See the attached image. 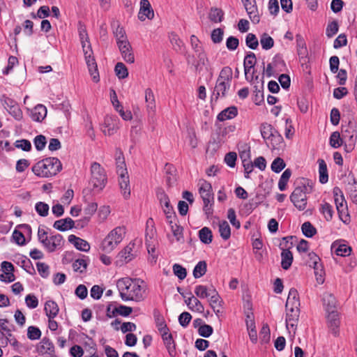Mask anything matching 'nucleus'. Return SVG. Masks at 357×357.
<instances>
[{
    "label": "nucleus",
    "mask_w": 357,
    "mask_h": 357,
    "mask_svg": "<svg viewBox=\"0 0 357 357\" xmlns=\"http://www.w3.org/2000/svg\"><path fill=\"white\" fill-rule=\"evenodd\" d=\"M116 286L124 301L141 302L145 298L146 285L139 278H123L117 281Z\"/></svg>",
    "instance_id": "obj_1"
},
{
    "label": "nucleus",
    "mask_w": 357,
    "mask_h": 357,
    "mask_svg": "<svg viewBox=\"0 0 357 357\" xmlns=\"http://www.w3.org/2000/svg\"><path fill=\"white\" fill-rule=\"evenodd\" d=\"M91 174L89 183L93 186V190L98 192L102 191L107 182L104 168L99 163L94 162L91 166Z\"/></svg>",
    "instance_id": "obj_2"
},
{
    "label": "nucleus",
    "mask_w": 357,
    "mask_h": 357,
    "mask_svg": "<svg viewBox=\"0 0 357 357\" xmlns=\"http://www.w3.org/2000/svg\"><path fill=\"white\" fill-rule=\"evenodd\" d=\"M312 187L309 183H303L296 187L290 196V199L299 211H303L307 206V193L312 192Z\"/></svg>",
    "instance_id": "obj_3"
},
{
    "label": "nucleus",
    "mask_w": 357,
    "mask_h": 357,
    "mask_svg": "<svg viewBox=\"0 0 357 357\" xmlns=\"http://www.w3.org/2000/svg\"><path fill=\"white\" fill-rule=\"evenodd\" d=\"M342 137L346 148L351 151L354 148L357 138L355 125L351 121H349L347 126H342Z\"/></svg>",
    "instance_id": "obj_4"
},
{
    "label": "nucleus",
    "mask_w": 357,
    "mask_h": 357,
    "mask_svg": "<svg viewBox=\"0 0 357 357\" xmlns=\"http://www.w3.org/2000/svg\"><path fill=\"white\" fill-rule=\"evenodd\" d=\"M84 55L86 63L88 67L89 72L92 77L94 82H98L100 80L99 73L98 70V66L93 56L92 47H87V49L82 50Z\"/></svg>",
    "instance_id": "obj_5"
},
{
    "label": "nucleus",
    "mask_w": 357,
    "mask_h": 357,
    "mask_svg": "<svg viewBox=\"0 0 357 357\" xmlns=\"http://www.w3.org/2000/svg\"><path fill=\"white\" fill-rule=\"evenodd\" d=\"M119 119L116 116H106L101 130L105 135H112L119 130Z\"/></svg>",
    "instance_id": "obj_6"
},
{
    "label": "nucleus",
    "mask_w": 357,
    "mask_h": 357,
    "mask_svg": "<svg viewBox=\"0 0 357 357\" xmlns=\"http://www.w3.org/2000/svg\"><path fill=\"white\" fill-rule=\"evenodd\" d=\"M62 169V164L57 158H46V177L56 176Z\"/></svg>",
    "instance_id": "obj_7"
},
{
    "label": "nucleus",
    "mask_w": 357,
    "mask_h": 357,
    "mask_svg": "<svg viewBox=\"0 0 357 357\" xmlns=\"http://www.w3.org/2000/svg\"><path fill=\"white\" fill-rule=\"evenodd\" d=\"M242 3L252 22L258 24L260 21V17L256 0H248Z\"/></svg>",
    "instance_id": "obj_8"
},
{
    "label": "nucleus",
    "mask_w": 357,
    "mask_h": 357,
    "mask_svg": "<svg viewBox=\"0 0 357 357\" xmlns=\"http://www.w3.org/2000/svg\"><path fill=\"white\" fill-rule=\"evenodd\" d=\"M134 243H129L117 255L116 264L122 266L130 261L135 257L132 253Z\"/></svg>",
    "instance_id": "obj_9"
},
{
    "label": "nucleus",
    "mask_w": 357,
    "mask_h": 357,
    "mask_svg": "<svg viewBox=\"0 0 357 357\" xmlns=\"http://www.w3.org/2000/svg\"><path fill=\"white\" fill-rule=\"evenodd\" d=\"M64 244V240L61 235L56 234L50 237L46 236V250L52 252L61 250Z\"/></svg>",
    "instance_id": "obj_10"
},
{
    "label": "nucleus",
    "mask_w": 357,
    "mask_h": 357,
    "mask_svg": "<svg viewBox=\"0 0 357 357\" xmlns=\"http://www.w3.org/2000/svg\"><path fill=\"white\" fill-rule=\"evenodd\" d=\"M153 17L154 11L149 0H141L138 18L141 21H144L146 18L151 20L153 18Z\"/></svg>",
    "instance_id": "obj_11"
},
{
    "label": "nucleus",
    "mask_w": 357,
    "mask_h": 357,
    "mask_svg": "<svg viewBox=\"0 0 357 357\" xmlns=\"http://www.w3.org/2000/svg\"><path fill=\"white\" fill-rule=\"evenodd\" d=\"M299 314V308H286V325L287 328L290 326L294 331L296 330Z\"/></svg>",
    "instance_id": "obj_12"
},
{
    "label": "nucleus",
    "mask_w": 357,
    "mask_h": 357,
    "mask_svg": "<svg viewBox=\"0 0 357 357\" xmlns=\"http://www.w3.org/2000/svg\"><path fill=\"white\" fill-rule=\"evenodd\" d=\"M230 86L231 82L217 80L213 91L212 98H215L217 100L220 97H225L230 89Z\"/></svg>",
    "instance_id": "obj_13"
},
{
    "label": "nucleus",
    "mask_w": 357,
    "mask_h": 357,
    "mask_svg": "<svg viewBox=\"0 0 357 357\" xmlns=\"http://www.w3.org/2000/svg\"><path fill=\"white\" fill-rule=\"evenodd\" d=\"M327 324L332 333L337 336L339 334L340 319L337 311L327 312Z\"/></svg>",
    "instance_id": "obj_14"
},
{
    "label": "nucleus",
    "mask_w": 357,
    "mask_h": 357,
    "mask_svg": "<svg viewBox=\"0 0 357 357\" xmlns=\"http://www.w3.org/2000/svg\"><path fill=\"white\" fill-rule=\"evenodd\" d=\"M1 270L3 273L0 274V280L6 282H11L15 280V275L13 273L14 270L13 265L8 261L1 263Z\"/></svg>",
    "instance_id": "obj_15"
},
{
    "label": "nucleus",
    "mask_w": 357,
    "mask_h": 357,
    "mask_svg": "<svg viewBox=\"0 0 357 357\" xmlns=\"http://www.w3.org/2000/svg\"><path fill=\"white\" fill-rule=\"evenodd\" d=\"M119 49L123 60L126 62L129 63H133L135 62V56L132 52V48L129 42H121L119 44Z\"/></svg>",
    "instance_id": "obj_16"
},
{
    "label": "nucleus",
    "mask_w": 357,
    "mask_h": 357,
    "mask_svg": "<svg viewBox=\"0 0 357 357\" xmlns=\"http://www.w3.org/2000/svg\"><path fill=\"white\" fill-rule=\"evenodd\" d=\"M77 31L82 50L87 49L88 47L89 48L91 47L86 27L85 24L80 21L77 24Z\"/></svg>",
    "instance_id": "obj_17"
},
{
    "label": "nucleus",
    "mask_w": 357,
    "mask_h": 357,
    "mask_svg": "<svg viewBox=\"0 0 357 357\" xmlns=\"http://www.w3.org/2000/svg\"><path fill=\"white\" fill-rule=\"evenodd\" d=\"M266 143L272 149L280 150L284 146L283 137L277 130L270 136Z\"/></svg>",
    "instance_id": "obj_18"
},
{
    "label": "nucleus",
    "mask_w": 357,
    "mask_h": 357,
    "mask_svg": "<svg viewBox=\"0 0 357 357\" xmlns=\"http://www.w3.org/2000/svg\"><path fill=\"white\" fill-rule=\"evenodd\" d=\"M199 185V192L203 201H206V202H208V200L213 201L211 184L206 181H202Z\"/></svg>",
    "instance_id": "obj_19"
},
{
    "label": "nucleus",
    "mask_w": 357,
    "mask_h": 357,
    "mask_svg": "<svg viewBox=\"0 0 357 357\" xmlns=\"http://www.w3.org/2000/svg\"><path fill=\"white\" fill-rule=\"evenodd\" d=\"M300 299L298 291L295 288H291L289 290L288 297L287 299L285 307L286 308H299Z\"/></svg>",
    "instance_id": "obj_20"
},
{
    "label": "nucleus",
    "mask_w": 357,
    "mask_h": 357,
    "mask_svg": "<svg viewBox=\"0 0 357 357\" xmlns=\"http://www.w3.org/2000/svg\"><path fill=\"white\" fill-rule=\"evenodd\" d=\"M238 115V108L236 106H230L221 111L217 116L220 121L233 119Z\"/></svg>",
    "instance_id": "obj_21"
},
{
    "label": "nucleus",
    "mask_w": 357,
    "mask_h": 357,
    "mask_svg": "<svg viewBox=\"0 0 357 357\" xmlns=\"http://www.w3.org/2000/svg\"><path fill=\"white\" fill-rule=\"evenodd\" d=\"M296 50L297 54L299 58L304 59L306 58L308 52L305 43V40L302 35L298 33L296 35Z\"/></svg>",
    "instance_id": "obj_22"
},
{
    "label": "nucleus",
    "mask_w": 357,
    "mask_h": 357,
    "mask_svg": "<svg viewBox=\"0 0 357 357\" xmlns=\"http://www.w3.org/2000/svg\"><path fill=\"white\" fill-rule=\"evenodd\" d=\"M257 62V58L255 54L252 52H249L244 58V71L245 75L247 80L249 79L248 74L250 73V70L254 68L255 65Z\"/></svg>",
    "instance_id": "obj_23"
},
{
    "label": "nucleus",
    "mask_w": 357,
    "mask_h": 357,
    "mask_svg": "<svg viewBox=\"0 0 357 357\" xmlns=\"http://www.w3.org/2000/svg\"><path fill=\"white\" fill-rule=\"evenodd\" d=\"M75 222L70 218L60 219L54 223V227L59 231H65L75 227Z\"/></svg>",
    "instance_id": "obj_24"
},
{
    "label": "nucleus",
    "mask_w": 357,
    "mask_h": 357,
    "mask_svg": "<svg viewBox=\"0 0 357 357\" xmlns=\"http://www.w3.org/2000/svg\"><path fill=\"white\" fill-rule=\"evenodd\" d=\"M116 165V172L119 175L120 174H128L126 165L125 163V159L123 153L119 149H116L115 155Z\"/></svg>",
    "instance_id": "obj_25"
},
{
    "label": "nucleus",
    "mask_w": 357,
    "mask_h": 357,
    "mask_svg": "<svg viewBox=\"0 0 357 357\" xmlns=\"http://www.w3.org/2000/svg\"><path fill=\"white\" fill-rule=\"evenodd\" d=\"M119 186L125 199H128L130 195V181L128 174H120Z\"/></svg>",
    "instance_id": "obj_26"
},
{
    "label": "nucleus",
    "mask_w": 357,
    "mask_h": 357,
    "mask_svg": "<svg viewBox=\"0 0 357 357\" xmlns=\"http://www.w3.org/2000/svg\"><path fill=\"white\" fill-rule=\"evenodd\" d=\"M323 304L325 307L326 311L327 312H331V311H337L336 310V303L337 301L335 297L330 294V293H325L323 295L322 298Z\"/></svg>",
    "instance_id": "obj_27"
},
{
    "label": "nucleus",
    "mask_w": 357,
    "mask_h": 357,
    "mask_svg": "<svg viewBox=\"0 0 357 357\" xmlns=\"http://www.w3.org/2000/svg\"><path fill=\"white\" fill-rule=\"evenodd\" d=\"M125 234V227H116L107 234V236L112 238L113 241L119 244L123 239Z\"/></svg>",
    "instance_id": "obj_28"
},
{
    "label": "nucleus",
    "mask_w": 357,
    "mask_h": 357,
    "mask_svg": "<svg viewBox=\"0 0 357 357\" xmlns=\"http://www.w3.org/2000/svg\"><path fill=\"white\" fill-rule=\"evenodd\" d=\"M281 266L284 270H288L293 262V255L289 249H282L281 253Z\"/></svg>",
    "instance_id": "obj_29"
},
{
    "label": "nucleus",
    "mask_w": 357,
    "mask_h": 357,
    "mask_svg": "<svg viewBox=\"0 0 357 357\" xmlns=\"http://www.w3.org/2000/svg\"><path fill=\"white\" fill-rule=\"evenodd\" d=\"M145 102L149 113H154L155 109V101L153 92L150 88L145 90Z\"/></svg>",
    "instance_id": "obj_30"
},
{
    "label": "nucleus",
    "mask_w": 357,
    "mask_h": 357,
    "mask_svg": "<svg viewBox=\"0 0 357 357\" xmlns=\"http://www.w3.org/2000/svg\"><path fill=\"white\" fill-rule=\"evenodd\" d=\"M162 338L169 356L175 357L176 355V344L173 340L172 335L169 333L167 336L162 337Z\"/></svg>",
    "instance_id": "obj_31"
},
{
    "label": "nucleus",
    "mask_w": 357,
    "mask_h": 357,
    "mask_svg": "<svg viewBox=\"0 0 357 357\" xmlns=\"http://www.w3.org/2000/svg\"><path fill=\"white\" fill-rule=\"evenodd\" d=\"M272 65L278 73L284 72L287 70V66L282 56L280 54H275L272 59Z\"/></svg>",
    "instance_id": "obj_32"
},
{
    "label": "nucleus",
    "mask_w": 357,
    "mask_h": 357,
    "mask_svg": "<svg viewBox=\"0 0 357 357\" xmlns=\"http://www.w3.org/2000/svg\"><path fill=\"white\" fill-rule=\"evenodd\" d=\"M218 231L221 238L227 241L231 236V228L229 225L226 220H222L218 224Z\"/></svg>",
    "instance_id": "obj_33"
},
{
    "label": "nucleus",
    "mask_w": 357,
    "mask_h": 357,
    "mask_svg": "<svg viewBox=\"0 0 357 357\" xmlns=\"http://www.w3.org/2000/svg\"><path fill=\"white\" fill-rule=\"evenodd\" d=\"M31 119L35 121H42L45 119V106L38 104L31 111Z\"/></svg>",
    "instance_id": "obj_34"
},
{
    "label": "nucleus",
    "mask_w": 357,
    "mask_h": 357,
    "mask_svg": "<svg viewBox=\"0 0 357 357\" xmlns=\"http://www.w3.org/2000/svg\"><path fill=\"white\" fill-rule=\"evenodd\" d=\"M260 132L262 138L265 142L270 138V136L275 131V128L270 123L266 122L262 123L259 127Z\"/></svg>",
    "instance_id": "obj_35"
},
{
    "label": "nucleus",
    "mask_w": 357,
    "mask_h": 357,
    "mask_svg": "<svg viewBox=\"0 0 357 357\" xmlns=\"http://www.w3.org/2000/svg\"><path fill=\"white\" fill-rule=\"evenodd\" d=\"M155 234L156 230L154 227V222L153 220L150 218L146 221V243L151 242V241L155 237Z\"/></svg>",
    "instance_id": "obj_36"
},
{
    "label": "nucleus",
    "mask_w": 357,
    "mask_h": 357,
    "mask_svg": "<svg viewBox=\"0 0 357 357\" xmlns=\"http://www.w3.org/2000/svg\"><path fill=\"white\" fill-rule=\"evenodd\" d=\"M319 162V182L322 184L328 182V175L327 170V165L323 159L318 160Z\"/></svg>",
    "instance_id": "obj_37"
},
{
    "label": "nucleus",
    "mask_w": 357,
    "mask_h": 357,
    "mask_svg": "<svg viewBox=\"0 0 357 357\" xmlns=\"http://www.w3.org/2000/svg\"><path fill=\"white\" fill-rule=\"evenodd\" d=\"M208 18L212 22H221L224 19V12L220 8H211L208 14Z\"/></svg>",
    "instance_id": "obj_38"
},
{
    "label": "nucleus",
    "mask_w": 357,
    "mask_h": 357,
    "mask_svg": "<svg viewBox=\"0 0 357 357\" xmlns=\"http://www.w3.org/2000/svg\"><path fill=\"white\" fill-rule=\"evenodd\" d=\"M199 238L200 241L204 244H209L212 242L213 234L211 230L204 227L199 231Z\"/></svg>",
    "instance_id": "obj_39"
},
{
    "label": "nucleus",
    "mask_w": 357,
    "mask_h": 357,
    "mask_svg": "<svg viewBox=\"0 0 357 357\" xmlns=\"http://www.w3.org/2000/svg\"><path fill=\"white\" fill-rule=\"evenodd\" d=\"M211 289V287H208L205 285H202V284L197 285L195 287V294L199 298H202V299L206 298L209 297V296L211 294H212V291Z\"/></svg>",
    "instance_id": "obj_40"
},
{
    "label": "nucleus",
    "mask_w": 357,
    "mask_h": 357,
    "mask_svg": "<svg viewBox=\"0 0 357 357\" xmlns=\"http://www.w3.org/2000/svg\"><path fill=\"white\" fill-rule=\"evenodd\" d=\"M117 245V243L113 241L112 238H109L107 236L101 243L100 249L105 252H110Z\"/></svg>",
    "instance_id": "obj_41"
},
{
    "label": "nucleus",
    "mask_w": 357,
    "mask_h": 357,
    "mask_svg": "<svg viewBox=\"0 0 357 357\" xmlns=\"http://www.w3.org/2000/svg\"><path fill=\"white\" fill-rule=\"evenodd\" d=\"M260 44L263 50H268L274 46V40L268 33H264L260 36Z\"/></svg>",
    "instance_id": "obj_42"
},
{
    "label": "nucleus",
    "mask_w": 357,
    "mask_h": 357,
    "mask_svg": "<svg viewBox=\"0 0 357 357\" xmlns=\"http://www.w3.org/2000/svg\"><path fill=\"white\" fill-rule=\"evenodd\" d=\"M206 271V262L205 261H200L195 266L192 274L195 278H199L205 275Z\"/></svg>",
    "instance_id": "obj_43"
},
{
    "label": "nucleus",
    "mask_w": 357,
    "mask_h": 357,
    "mask_svg": "<svg viewBox=\"0 0 357 357\" xmlns=\"http://www.w3.org/2000/svg\"><path fill=\"white\" fill-rule=\"evenodd\" d=\"M58 305L52 301H46V316L49 318L55 317L59 312Z\"/></svg>",
    "instance_id": "obj_44"
},
{
    "label": "nucleus",
    "mask_w": 357,
    "mask_h": 357,
    "mask_svg": "<svg viewBox=\"0 0 357 357\" xmlns=\"http://www.w3.org/2000/svg\"><path fill=\"white\" fill-rule=\"evenodd\" d=\"M320 212L323 214L326 221H331L333 218V210L332 206L327 203L324 202L321 204Z\"/></svg>",
    "instance_id": "obj_45"
},
{
    "label": "nucleus",
    "mask_w": 357,
    "mask_h": 357,
    "mask_svg": "<svg viewBox=\"0 0 357 357\" xmlns=\"http://www.w3.org/2000/svg\"><path fill=\"white\" fill-rule=\"evenodd\" d=\"M211 290L212 291V294H211L209 296V297H210L209 301H208L209 305L211 307V308L213 310H215V308H216L218 305H220L222 299H221L220 295L218 294V291H216V289L213 286H211Z\"/></svg>",
    "instance_id": "obj_46"
},
{
    "label": "nucleus",
    "mask_w": 357,
    "mask_h": 357,
    "mask_svg": "<svg viewBox=\"0 0 357 357\" xmlns=\"http://www.w3.org/2000/svg\"><path fill=\"white\" fill-rule=\"evenodd\" d=\"M132 308L131 307L121 305L119 307L114 308L112 314H108V317L111 318L114 317L116 313H118L123 317H128L132 313Z\"/></svg>",
    "instance_id": "obj_47"
},
{
    "label": "nucleus",
    "mask_w": 357,
    "mask_h": 357,
    "mask_svg": "<svg viewBox=\"0 0 357 357\" xmlns=\"http://www.w3.org/2000/svg\"><path fill=\"white\" fill-rule=\"evenodd\" d=\"M98 208V204L96 202L89 203L84 209L85 216L84 217V223L89 222L91 217L96 213Z\"/></svg>",
    "instance_id": "obj_48"
},
{
    "label": "nucleus",
    "mask_w": 357,
    "mask_h": 357,
    "mask_svg": "<svg viewBox=\"0 0 357 357\" xmlns=\"http://www.w3.org/2000/svg\"><path fill=\"white\" fill-rule=\"evenodd\" d=\"M301 230L306 237L311 238L317 233L316 228L310 222H305L301 226Z\"/></svg>",
    "instance_id": "obj_49"
},
{
    "label": "nucleus",
    "mask_w": 357,
    "mask_h": 357,
    "mask_svg": "<svg viewBox=\"0 0 357 357\" xmlns=\"http://www.w3.org/2000/svg\"><path fill=\"white\" fill-rule=\"evenodd\" d=\"M232 79V70L230 67H224L217 79V80L231 82Z\"/></svg>",
    "instance_id": "obj_50"
},
{
    "label": "nucleus",
    "mask_w": 357,
    "mask_h": 357,
    "mask_svg": "<svg viewBox=\"0 0 357 357\" xmlns=\"http://www.w3.org/2000/svg\"><path fill=\"white\" fill-rule=\"evenodd\" d=\"M87 265L88 262L86 259H77L73 262V268L74 271L82 273L86 271Z\"/></svg>",
    "instance_id": "obj_51"
},
{
    "label": "nucleus",
    "mask_w": 357,
    "mask_h": 357,
    "mask_svg": "<svg viewBox=\"0 0 357 357\" xmlns=\"http://www.w3.org/2000/svg\"><path fill=\"white\" fill-rule=\"evenodd\" d=\"M344 144L343 139L338 132H333L330 137V145L335 149L339 148Z\"/></svg>",
    "instance_id": "obj_52"
},
{
    "label": "nucleus",
    "mask_w": 357,
    "mask_h": 357,
    "mask_svg": "<svg viewBox=\"0 0 357 357\" xmlns=\"http://www.w3.org/2000/svg\"><path fill=\"white\" fill-rule=\"evenodd\" d=\"M156 197L159 200L161 206L168 207L170 204L169 197L162 188H158L156 190Z\"/></svg>",
    "instance_id": "obj_53"
},
{
    "label": "nucleus",
    "mask_w": 357,
    "mask_h": 357,
    "mask_svg": "<svg viewBox=\"0 0 357 357\" xmlns=\"http://www.w3.org/2000/svg\"><path fill=\"white\" fill-rule=\"evenodd\" d=\"M114 70L119 79H125L128 76V71L126 66L121 62L116 64Z\"/></svg>",
    "instance_id": "obj_54"
},
{
    "label": "nucleus",
    "mask_w": 357,
    "mask_h": 357,
    "mask_svg": "<svg viewBox=\"0 0 357 357\" xmlns=\"http://www.w3.org/2000/svg\"><path fill=\"white\" fill-rule=\"evenodd\" d=\"M224 29L217 28L214 29L211 34V38L213 43H220L223 40Z\"/></svg>",
    "instance_id": "obj_55"
},
{
    "label": "nucleus",
    "mask_w": 357,
    "mask_h": 357,
    "mask_svg": "<svg viewBox=\"0 0 357 357\" xmlns=\"http://www.w3.org/2000/svg\"><path fill=\"white\" fill-rule=\"evenodd\" d=\"M347 190L353 202L357 204V182L354 180L352 183H349Z\"/></svg>",
    "instance_id": "obj_56"
},
{
    "label": "nucleus",
    "mask_w": 357,
    "mask_h": 357,
    "mask_svg": "<svg viewBox=\"0 0 357 357\" xmlns=\"http://www.w3.org/2000/svg\"><path fill=\"white\" fill-rule=\"evenodd\" d=\"M286 166L284 160L280 157L276 158L272 162L271 170L275 173L280 172Z\"/></svg>",
    "instance_id": "obj_57"
},
{
    "label": "nucleus",
    "mask_w": 357,
    "mask_h": 357,
    "mask_svg": "<svg viewBox=\"0 0 357 357\" xmlns=\"http://www.w3.org/2000/svg\"><path fill=\"white\" fill-rule=\"evenodd\" d=\"M246 45L252 49L256 50L259 45V41L254 33H249L245 37Z\"/></svg>",
    "instance_id": "obj_58"
},
{
    "label": "nucleus",
    "mask_w": 357,
    "mask_h": 357,
    "mask_svg": "<svg viewBox=\"0 0 357 357\" xmlns=\"http://www.w3.org/2000/svg\"><path fill=\"white\" fill-rule=\"evenodd\" d=\"M311 267H312L314 270V274L317 277V280L319 282L323 283L324 271L322 264L320 263V261H319L316 263V265H312Z\"/></svg>",
    "instance_id": "obj_59"
},
{
    "label": "nucleus",
    "mask_w": 357,
    "mask_h": 357,
    "mask_svg": "<svg viewBox=\"0 0 357 357\" xmlns=\"http://www.w3.org/2000/svg\"><path fill=\"white\" fill-rule=\"evenodd\" d=\"M172 269L174 275H176L179 280H183L185 278L187 271L181 265L175 264L173 265Z\"/></svg>",
    "instance_id": "obj_60"
},
{
    "label": "nucleus",
    "mask_w": 357,
    "mask_h": 357,
    "mask_svg": "<svg viewBox=\"0 0 357 357\" xmlns=\"http://www.w3.org/2000/svg\"><path fill=\"white\" fill-rule=\"evenodd\" d=\"M213 332V328L211 326L204 324L203 326H200L198 328V333L203 337H209Z\"/></svg>",
    "instance_id": "obj_61"
},
{
    "label": "nucleus",
    "mask_w": 357,
    "mask_h": 357,
    "mask_svg": "<svg viewBox=\"0 0 357 357\" xmlns=\"http://www.w3.org/2000/svg\"><path fill=\"white\" fill-rule=\"evenodd\" d=\"M41 336L40 330L36 326H29L27 329V337L29 339L35 340H38Z\"/></svg>",
    "instance_id": "obj_62"
},
{
    "label": "nucleus",
    "mask_w": 357,
    "mask_h": 357,
    "mask_svg": "<svg viewBox=\"0 0 357 357\" xmlns=\"http://www.w3.org/2000/svg\"><path fill=\"white\" fill-rule=\"evenodd\" d=\"M227 218L229 219L230 223L236 229H239L241 227L240 222L236 219L235 210L232 208L228 209L227 211Z\"/></svg>",
    "instance_id": "obj_63"
},
{
    "label": "nucleus",
    "mask_w": 357,
    "mask_h": 357,
    "mask_svg": "<svg viewBox=\"0 0 357 357\" xmlns=\"http://www.w3.org/2000/svg\"><path fill=\"white\" fill-rule=\"evenodd\" d=\"M338 24L336 21L329 23L326 27V34L327 37L332 38L338 31Z\"/></svg>",
    "instance_id": "obj_64"
}]
</instances>
